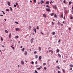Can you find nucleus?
<instances>
[{"label":"nucleus","instance_id":"obj_1","mask_svg":"<svg viewBox=\"0 0 73 73\" xmlns=\"http://www.w3.org/2000/svg\"><path fill=\"white\" fill-rule=\"evenodd\" d=\"M46 10L47 11H48V12H49V11H50V9L49 8L48 9H46Z\"/></svg>","mask_w":73,"mask_h":73},{"label":"nucleus","instance_id":"obj_2","mask_svg":"<svg viewBox=\"0 0 73 73\" xmlns=\"http://www.w3.org/2000/svg\"><path fill=\"white\" fill-rule=\"evenodd\" d=\"M42 58V56H39L38 59H39L40 60H41V58Z\"/></svg>","mask_w":73,"mask_h":73},{"label":"nucleus","instance_id":"obj_3","mask_svg":"<svg viewBox=\"0 0 73 73\" xmlns=\"http://www.w3.org/2000/svg\"><path fill=\"white\" fill-rule=\"evenodd\" d=\"M33 30L35 31V33H36V29L35 28H34Z\"/></svg>","mask_w":73,"mask_h":73},{"label":"nucleus","instance_id":"obj_4","mask_svg":"<svg viewBox=\"0 0 73 73\" xmlns=\"http://www.w3.org/2000/svg\"><path fill=\"white\" fill-rule=\"evenodd\" d=\"M21 62L22 65H24V61H23V60H22Z\"/></svg>","mask_w":73,"mask_h":73},{"label":"nucleus","instance_id":"obj_5","mask_svg":"<svg viewBox=\"0 0 73 73\" xmlns=\"http://www.w3.org/2000/svg\"><path fill=\"white\" fill-rule=\"evenodd\" d=\"M60 17L61 18H63V14H62L60 16Z\"/></svg>","mask_w":73,"mask_h":73},{"label":"nucleus","instance_id":"obj_6","mask_svg":"<svg viewBox=\"0 0 73 73\" xmlns=\"http://www.w3.org/2000/svg\"><path fill=\"white\" fill-rule=\"evenodd\" d=\"M11 33H10L9 35V37L10 38H11Z\"/></svg>","mask_w":73,"mask_h":73},{"label":"nucleus","instance_id":"obj_7","mask_svg":"<svg viewBox=\"0 0 73 73\" xmlns=\"http://www.w3.org/2000/svg\"><path fill=\"white\" fill-rule=\"evenodd\" d=\"M43 16L44 17H46V15L45 14H43Z\"/></svg>","mask_w":73,"mask_h":73},{"label":"nucleus","instance_id":"obj_8","mask_svg":"<svg viewBox=\"0 0 73 73\" xmlns=\"http://www.w3.org/2000/svg\"><path fill=\"white\" fill-rule=\"evenodd\" d=\"M62 70L63 71V73H65V70H64V69H62Z\"/></svg>","mask_w":73,"mask_h":73},{"label":"nucleus","instance_id":"obj_9","mask_svg":"<svg viewBox=\"0 0 73 73\" xmlns=\"http://www.w3.org/2000/svg\"><path fill=\"white\" fill-rule=\"evenodd\" d=\"M70 68H72V67H73V65L72 64H70Z\"/></svg>","mask_w":73,"mask_h":73},{"label":"nucleus","instance_id":"obj_10","mask_svg":"<svg viewBox=\"0 0 73 73\" xmlns=\"http://www.w3.org/2000/svg\"><path fill=\"white\" fill-rule=\"evenodd\" d=\"M33 38H32L31 39V43H32V42H33Z\"/></svg>","mask_w":73,"mask_h":73},{"label":"nucleus","instance_id":"obj_11","mask_svg":"<svg viewBox=\"0 0 73 73\" xmlns=\"http://www.w3.org/2000/svg\"><path fill=\"white\" fill-rule=\"evenodd\" d=\"M65 14H67V13H68V11H67V10H65Z\"/></svg>","mask_w":73,"mask_h":73},{"label":"nucleus","instance_id":"obj_12","mask_svg":"<svg viewBox=\"0 0 73 73\" xmlns=\"http://www.w3.org/2000/svg\"><path fill=\"white\" fill-rule=\"evenodd\" d=\"M57 52L58 53H59V52H60V50L58 49H57Z\"/></svg>","mask_w":73,"mask_h":73},{"label":"nucleus","instance_id":"obj_13","mask_svg":"<svg viewBox=\"0 0 73 73\" xmlns=\"http://www.w3.org/2000/svg\"><path fill=\"white\" fill-rule=\"evenodd\" d=\"M8 5H9V6H10V2H9V1L8 2Z\"/></svg>","mask_w":73,"mask_h":73},{"label":"nucleus","instance_id":"obj_14","mask_svg":"<svg viewBox=\"0 0 73 73\" xmlns=\"http://www.w3.org/2000/svg\"><path fill=\"white\" fill-rule=\"evenodd\" d=\"M71 4H72V2H71V1L69 2V5H70Z\"/></svg>","mask_w":73,"mask_h":73},{"label":"nucleus","instance_id":"obj_15","mask_svg":"<svg viewBox=\"0 0 73 73\" xmlns=\"http://www.w3.org/2000/svg\"><path fill=\"white\" fill-rule=\"evenodd\" d=\"M25 56L27 55V51H25Z\"/></svg>","mask_w":73,"mask_h":73},{"label":"nucleus","instance_id":"obj_16","mask_svg":"<svg viewBox=\"0 0 73 73\" xmlns=\"http://www.w3.org/2000/svg\"><path fill=\"white\" fill-rule=\"evenodd\" d=\"M39 51H41V48L40 47H39Z\"/></svg>","mask_w":73,"mask_h":73},{"label":"nucleus","instance_id":"obj_17","mask_svg":"<svg viewBox=\"0 0 73 73\" xmlns=\"http://www.w3.org/2000/svg\"><path fill=\"white\" fill-rule=\"evenodd\" d=\"M15 30L16 31H19V28H17Z\"/></svg>","mask_w":73,"mask_h":73},{"label":"nucleus","instance_id":"obj_18","mask_svg":"<svg viewBox=\"0 0 73 73\" xmlns=\"http://www.w3.org/2000/svg\"><path fill=\"white\" fill-rule=\"evenodd\" d=\"M38 58V55H36L35 56V58L37 59Z\"/></svg>","mask_w":73,"mask_h":73},{"label":"nucleus","instance_id":"obj_19","mask_svg":"<svg viewBox=\"0 0 73 73\" xmlns=\"http://www.w3.org/2000/svg\"><path fill=\"white\" fill-rule=\"evenodd\" d=\"M51 52V53H53V51L52 50H49V52Z\"/></svg>","mask_w":73,"mask_h":73},{"label":"nucleus","instance_id":"obj_20","mask_svg":"<svg viewBox=\"0 0 73 73\" xmlns=\"http://www.w3.org/2000/svg\"><path fill=\"white\" fill-rule=\"evenodd\" d=\"M54 13H51V16H53V15H54Z\"/></svg>","mask_w":73,"mask_h":73},{"label":"nucleus","instance_id":"obj_21","mask_svg":"<svg viewBox=\"0 0 73 73\" xmlns=\"http://www.w3.org/2000/svg\"><path fill=\"white\" fill-rule=\"evenodd\" d=\"M58 55L59 56V57H61V55L60 54H58Z\"/></svg>","mask_w":73,"mask_h":73},{"label":"nucleus","instance_id":"obj_22","mask_svg":"<svg viewBox=\"0 0 73 73\" xmlns=\"http://www.w3.org/2000/svg\"><path fill=\"white\" fill-rule=\"evenodd\" d=\"M25 50V48H23V49L22 50V52H24Z\"/></svg>","mask_w":73,"mask_h":73},{"label":"nucleus","instance_id":"obj_23","mask_svg":"<svg viewBox=\"0 0 73 73\" xmlns=\"http://www.w3.org/2000/svg\"><path fill=\"white\" fill-rule=\"evenodd\" d=\"M1 12H3V15H5V13H4V12L3 11H1Z\"/></svg>","mask_w":73,"mask_h":73},{"label":"nucleus","instance_id":"obj_24","mask_svg":"<svg viewBox=\"0 0 73 73\" xmlns=\"http://www.w3.org/2000/svg\"><path fill=\"white\" fill-rule=\"evenodd\" d=\"M15 38H19V36H16L15 37Z\"/></svg>","mask_w":73,"mask_h":73},{"label":"nucleus","instance_id":"obj_25","mask_svg":"<svg viewBox=\"0 0 73 73\" xmlns=\"http://www.w3.org/2000/svg\"><path fill=\"white\" fill-rule=\"evenodd\" d=\"M46 4H49V1H47L46 2Z\"/></svg>","mask_w":73,"mask_h":73},{"label":"nucleus","instance_id":"obj_26","mask_svg":"<svg viewBox=\"0 0 73 73\" xmlns=\"http://www.w3.org/2000/svg\"><path fill=\"white\" fill-rule=\"evenodd\" d=\"M52 35H55V32H52Z\"/></svg>","mask_w":73,"mask_h":73},{"label":"nucleus","instance_id":"obj_27","mask_svg":"<svg viewBox=\"0 0 73 73\" xmlns=\"http://www.w3.org/2000/svg\"><path fill=\"white\" fill-rule=\"evenodd\" d=\"M65 2H66V1L65 0H64L63 1V3L65 4Z\"/></svg>","mask_w":73,"mask_h":73},{"label":"nucleus","instance_id":"obj_28","mask_svg":"<svg viewBox=\"0 0 73 73\" xmlns=\"http://www.w3.org/2000/svg\"><path fill=\"white\" fill-rule=\"evenodd\" d=\"M10 10L11 11H12V8L11 7H10Z\"/></svg>","mask_w":73,"mask_h":73},{"label":"nucleus","instance_id":"obj_29","mask_svg":"<svg viewBox=\"0 0 73 73\" xmlns=\"http://www.w3.org/2000/svg\"><path fill=\"white\" fill-rule=\"evenodd\" d=\"M60 21H58V25H60Z\"/></svg>","mask_w":73,"mask_h":73},{"label":"nucleus","instance_id":"obj_30","mask_svg":"<svg viewBox=\"0 0 73 73\" xmlns=\"http://www.w3.org/2000/svg\"><path fill=\"white\" fill-rule=\"evenodd\" d=\"M11 47L12 49H15V48H14V47H13V46H11Z\"/></svg>","mask_w":73,"mask_h":73},{"label":"nucleus","instance_id":"obj_31","mask_svg":"<svg viewBox=\"0 0 73 73\" xmlns=\"http://www.w3.org/2000/svg\"><path fill=\"white\" fill-rule=\"evenodd\" d=\"M37 69H38V70H40V69H41V68H37Z\"/></svg>","mask_w":73,"mask_h":73},{"label":"nucleus","instance_id":"obj_32","mask_svg":"<svg viewBox=\"0 0 73 73\" xmlns=\"http://www.w3.org/2000/svg\"><path fill=\"white\" fill-rule=\"evenodd\" d=\"M37 52L36 51H35L34 52V54H36V53H37Z\"/></svg>","mask_w":73,"mask_h":73},{"label":"nucleus","instance_id":"obj_33","mask_svg":"<svg viewBox=\"0 0 73 73\" xmlns=\"http://www.w3.org/2000/svg\"><path fill=\"white\" fill-rule=\"evenodd\" d=\"M54 25V23H53V22H52V25Z\"/></svg>","mask_w":73,"mask_h":73},{"label":"nucleus","instance_id":"obj_34","mask_svg":"<svg viewBox=\"0 0 73 73\" xmlns=\"http://www.w3.org/2000/svg\"><path fill=\"white\" fill-rule=\"evenodd\" d=\"M60 41H61V39H59V40L58 41V42L60 43Z\"/></svg>","mask_w":73,"mask_h":73},{"label":"nucleus","instance_id":"obj_35","mask_svg":"<svg viewBox=\"0 0 73 73\" xmlns=\"http://www.w3.org/2000/svg\"><path fill=\"white\" fill-rule=\"evenodd\" d=\"M5 31L6 32V33H8V32L7 30H5Z\"/></svg>","mask_w":73,"mask_h":73},{"label":"nucleus","instance_id":"obj_36","mask_svg":"<svg viewBox=\"0 0 73 73\" xmlns=\"http://www.w3.org/2000/svg\"><path fill=\"white\" fill-rule=\"evenodd\" d=\"M35 72L36 73H38V72H37V71L36 70H35Z\"/></svg>","mask_w":73,"mask_h":73},{"label":"nucleus","instance_id":"obj_37","mask_svg":"<svg viewBox=\"0 0 73 73\" xmlns=\"http://www.w3.org/2000/svg\"><path fill=\"white\" fill-rule=\"evenodd\" d=\"M56 67L57 68H58V69H60V67H59V66H57Z\"/></svg>","mask_w":73,"mask_h":73},{"label":"nucleus","instance_id":"obj_38","mask_svg":"<svg viewBox=\"0 0 73 73\" xmlns=\"http://www.w3.org/2000/svg\"><path fill=\"white\" fill-rule=\"evenodd\" d=\"M71 29H72V28L71 27H70L68 29L69 30H71Z\"/></svg>","mask_w":73,"mask_h":73},{"label":"nucleus","instance_id":"obj_39","mask_svg":"<svg viewBox=\"0 0 73 73\" xmlns=\"http://www.w3.org/2000/svg\"><path fill=\"white\" fill-rule=\"evenodd\" d=\"M41 2L42 3H44V1H43V0H42L41 1Z\"/></svg>","mask_w":73,"mask_h":73},{"label":"nucleus","instance_id":"obj_40","mask_svg":"<svg viewBox=\"0 0 73 73\" xmlns=\"http://www.w3.org/2000/svg\"><path fill=\"white\" fill-rule=\"evenodd\" d=\"M36 29H39V28H38V26H37L36 27Z\"/></svg>","mask_w":73,"mask_h":73},{"label":"nucleus","instance_id":"obj_41","mask_svg":"<svg viewBox=\"0 0 73 73\" xmlns=\"http://www.w3.org/2000/svg\"><path fill=\"white\" fill-rule=\"evenodd\" d=\"M15 23H16V24H19V23L17 22H15Z\"/></svg>","mask_w":73,"mask_h":73},{"label":"nucleus","instance_id":"obj_42","mask_svg":"<svg viewBox=\"0 0 73 73\" xmlns=\"http://www.w3.org/2000/svg\"><path fill=\"white\" fill-rule=\"evenodd\" d=\"M35 64L36 65L37 64V61H36L35 63Z\"/></svg>","mask_w":73,"mask_h":73},{"label":"nucleus","instance_id":"obj_43","mask_svg":"<svg viewBox=\"0 0 73 73\" xmlns=\"http://www.w3.org/2000/svg\"><path fill=\"white\" fill-rule=\"evenodd\" d=\"M73 18V17H70V19H72Z\"/></svg>","mask_w":73,"mask_h":73},{"label":"nucleus","instance_id":"obj_44","mask_svg":"<svg viewBox=\"0 0 73 73\" xmlns=\"http://www.w3.org/2000/svg\"><path fill=\"white\" fill-rule=\"evenodd\" d=\"M58 73H61V72H60V71H58Z\"/></svg>","mask_w":73,"mask_h":73},{"label":"nucleus","instance_id":"obj_45","mask_svg":"<svg viewBox=\"0 0 73 73\" xmlns=\"http://www.w3.org/2000/svg\"><path fill=\"white\" fill-rule=\"evenodd\" d=\"M1 40L2 41H3V38H2V37H1Z\"/></svg>","mask_w":73,"mask_h":73},{"label":"nucleus","instance_id":"obj_46","mask_svg":"<svg viewBox=\"0 0 73 73\" xmlns=\"http://www.w3.org/2000/svg\"><path fill=\"white\" fill-rule=\"evenodd\" d=\"M9 11V9H6V11Z\"/></svg>","mask_w":73,"mask_h":73},{"label":"nucleus","instance_id":"obj_47","mask_svg":"<svg viewBox=\"0 0 73 73\" xmlns=\"http://www.w3.org/2000/svg\"><path fill=\"white\" fill-rule=\"evenodd\" d=\"M43 65H46V63H43Z\"/></svg>","mask_w":73,"mask_h":73},{"label":"nucleus","instance_id":"obj_48","mask_svg":"<svg viewBox=\"0 0 73 73\" xmlns=\"http://www.w3.org/2000/svg\"><path fill=\"white\" fill-rule=\"evenodd\" d=\"M35 3H36V0H33Z\"/></svg>","mask_w":73,"mask_h":73},{"label":"nucleus","instance_id":"obj_49","mask_svg":"<svg viewBox=\"0 0 73 73\" xmlns=\"http://www.w3.org/2000/svg\"><path fill=\"white\" fill-rule=\"evenodd\" d=\"M31 64H34V62L33 61L32 62Z\"/></svg>","mask_w":73,"mask_h":73},{"label":"nucleus","instance_id":"obj_50","mask_svg":"<svg viewBox=\"0 0 73 73\" xmlns=\"http://www.w3.org/2000/svg\"><path fill=\"white\" fill-rule=\"evenodd\" d=\"M14 7H15H15H16V5H14Z\"/></svg>","mask_w":73,"mask_h":73},{"label":"nucleus","instance_id":"obj_51","mask_svg":"<svg viewBox=\"0 0 73 73\" xmlns=\"http://www.w3.org/2000/svg\"><path fill=\"white\" fill-rule=\"evenodd\" d=\"M44 69H45V70H46V67H44Z\"/></svg>","mask_w":73,"mask_h":73},{"label":"nucleus","instance_id":"obj_52","mask_svg":"<svg viewBox=\"0 0 73 73\" xmlns=\"http://www.w3.org/2000/svg\"><path fill=\"white\" fill-rule=\"evenodd\" d=\"M15 4H16V5H18V3H17V2H16Z\"/></svg>","mask_w":73,"mask_h":73},{"label":"nucleus","instance_id":"obj_53","mask_svg":"<svg viewBox=\"0 0 73 73\" xmlns=\"http://www.w3.org/2000/svg\"><path fill=\"white\" fill-rule=\"evenodd\" d=\"M55 17L57 18V15H56V14L55 15Z\"/></svg>","mask_w":73,"mask_h":73},{"label":"nucleus","instance_id":"obj_54","mask_svg":"<svg viewBox=\"0 0 73 73\" xmlns=\"http://www.w3.org/2000/svg\"><path fill=\"white\" fill-rule=\"evenodd\" d=\"M56 63H58V60H57L56 61Z\"/></svg>","mask_w":73,"mask_h":73},{"label":"nucleus","instance_id":"obj_55","mask_svg":"<svg viewBox=\"0 0 73 73\" xmlns=\"http://www.w3.org/2000/svg\"><path fill=\"white\" fill-rule=\"evenodd\" d=\"M70 70H72V68H71L70 69Z\"/></svg>","mask_w":73,"mask_h":73},{"label":"nucleus","instance_id":"obj_56","mask_svg":"<svg viewBox=\"0 0 73 73\" xmlns=\"http://www.w3.org/2000/svg\"><path fill=\"white\" fill-rule=\"evenodd\" d=\"M32 28V26H30V29H31Z\"/></svg>","mask_w":73,"mask_h":73},{"label":"nucleus","instance_id":"obj_57","mask_svg":"<svg viewBox=\"0 0 73 73\" xmlns=\"http://www.w3.org/2000/svg\"><path fill=\"white\" fill-rule=\"evenodd\" d=\"M0 16H1V17H3V15H0Z\"/></svg>","mask_w":73,"mask_h":73},{"label":"nucleus","instance_id":"obj_58","mask_svg":"<svg viewBox=\"0 0 73 73\" xmlns=\"http://www.w3.org/2000/svg\"><path fill=\"white\" fill-rule=\"evenodd\" d=\"M55 9H57V7L56 6H55Z\"/></svg>","mask_w":73,"mask_h":73},{"label":"nucleus","instance_id":"obj_59","mask_svg":"<svg viewBox=\"0 0 73 73\" xmlns=\"http://www.w3.org/2000/svg\"><path fill=\"white\" fill-rule=\"evenodd\" d=\"M2 47H3V48H4V45H2Z\"/></svg>","mask_w":73,"mask_h":73},{"label":"nucleus","instance_id":"obj_60","mask_svg":"<svg viewBox=\"0 0 73 73\" xmlns=\"http://www.w3.org/2000/svg\"><path fill=\"white\" fill-rule=\"evenodd\" d=\"M52 1H51L50 2V4H52Z\"/></svg>","mask_w":73,"mask_h":73},{"label":"nucleus","instance_id":"obj_61","mask_svg":"<svg viewBox=\"0 0 73 73\" xmlns=\"http://www.w3.org/2000/svg\"><path fill=\"white\" fill-rule=\"evenodd\" d=\"M41 33L42 34V35H44V33H42V32H41Z\"/></svg>","mask_w":73,"mask_h":73},{"label":"nucleus","instance_id":"obj_62","mask_svg":"<svg viewBox=\"0 0 73 73\" xmlns=\"http://www.w3.org/2000/svg\"><path fill=\"white\" fill-rule=\"evenodd\" d=\"M48 5H47L46 6V7H48Z\"/></svg>","mask_w":73,"mask_h":73},{"label":"nucleus","instance_id":"obj_63","mask_svg":"<svg viewBox=\"0 0 73 73\" xmlns=\"http://www.w3.org/2000/svg\"><path fill=\"white\" fill-rule=\"evenodd\" d=\"M23 48V46H21V48Z\"/></svg>","mask_w":73,"mask_h":73},{"label":"nucleus","instance_id":"obj_64","mask_svg":"<svg viewBox=\"0 0 73 73\" xmlns=\"http://www.w3.org/2000/svg\"><path fill=\"white\" fill-rule=\"evenodd\" d=\"M38 66L37 65H36V66H35V67H36V68H37Z\"/></svg>","mask_w":73,"mask_h":73}]
</instances>
